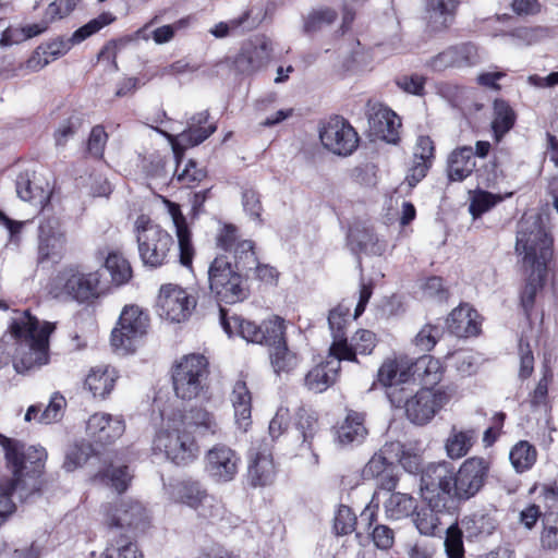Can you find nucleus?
<instances>
[{"label": "nucleus", "mask_w": 558, "mask_h": 558, "mask_svg": "<svg viewBox=\"0 0 558 558\" xmlns=\"http://www.w3.org/2000/svg\"><path fill=\"white\" fill-rule=\"evenodd\" d=\"M421 496L429 506L454 508V468L441 461L427 464L421 473Z\"/></svg>", "instance_id": "1a4fd4ad"}, {"label": "nucleus", "mask_w": 558, "mask_h": 558, "mask_svg": "<svg viewBox=\"0 0 558 558\" xmlns=\"http://www.w3.org/2000/svg\"><path fill=\"white\" fill-rule=\"evenodd\" d=\"M259 24L260 19L252 17V11L246 10L241 16L232 19L228 23L220 22L216 24L210 29V34L216 38H223L229 35L230 29H236L241 27L243 31L250 32L255 29Z\"/></svg>", "instance_id": "09e8293b"}, {"label": "nucleus", "mask_w": 558, "mask_h": 558, "mask_svg": "<svg viewBox=\"0 0 558 558\" xmlns=\"http://www.w3.org/2000/svg\"><path fill=\"white\" fill-rule=\"evenodd\" d=\"M0 445L4 450L7 465L12 472L11 478L0 481V526L15 512L12 497L26 501L39 493L41 475L47 459L43 447L28 446L20 440L0 435Z\"/></svg>", "instance_id": "f257e3e1"}, {"label": "nucleus", "mask_w": 558, "mask_h": 558, "mask_svg": "<svg viewBox=\"0 0 558 558\" xmlns=\"http://www.w3.org/2000/svg\"><path fill=\"white\" fill-rule=\"evenodd\" d=\"M209 113L207 111L192 116L187 121V128L178 135L179 144L184 147L196 146L207 140L216 131L214 124L203 126L207 123Z\"/></svg>", "instance_id": "e433bc0d"}, {"label": "nucleus", "mask_w": 558, "mask_h": 558, "mask_svg": "<svg viewBox=\"0 0 558 558\" xmlns=\"http://www.w3.org/2000/svg\"><path fill=\"white\" fill-rule=\"evenodd\" d=\"M92 447L88 444H75L65 453L63 469L72 472L82 466L89 458Z\"/></svg>", "instance_id": "bf43d9fd"}, {"label": "nucleus", "mask_w": 558, "mask_h": 558, "mask_svg": "<svg viewBox=\"0 0 558 558\" xmlns=\"http://www.w3.org/2000/svg\"><path fill=\"white\" fill-rule=\"evenodd\" d=\"M375 333L366 330L361 329L355 332V335L351 339V343L349 347L352 348V352H354V360H351L352 362L356 361V354H369L372 353L373 349L375 348Z\"/></svg>", "instance_id": "0e129e2a"}, {"label": "nucleus", "mask_w": 558, "mask_h": 558, "mask_svg": "<svg viewBox=\"0 0 558 558\" xmlns=\"http://www.w3.org/2000/svg\"><path fill=\"white\" fill-rule=\"evenodd\" d=\"M66 247L65 229L58 218H48L39 226L38 260L58 262Z\"/></svg>", "instance_id": "dca6fc26"}, {"label": "nucleus", "mask_w": 558, "mask_h": 558, "mask_svg": "<svg viewBox=\"0 0 558 558\" xmlns=\"http://www.w3.org/2000/svg\"><path fill=\"white\" fill-rule=\"evenodd\" d=\"M177 498L182 504L197 509L201 505L208 502L209 497L198 482H182L177 488Z\"/></svg>", "instance_id": "8fccbe9b"}, {"label": "nucleus", "mask_w": 558, "mask_h": 558, "mask_svg": "<svg viewBox=\"0 0 558 558\" xmlns=\"http://www.w3.org/2000/svg\"><path fill=\"white\" fill-rule=\"evenodd\" d=\"M454 52V66L469 68L476 65L481 58L477 47L472 43H462L452 46Z\"/></svg>", "instance_id": "13d9d810"}, {"label": "nucleus", "mask_w": 558, "mask_h": 558, "mask_svg": "<svg viewBox=\"0 0 558 558\" xmlns=\"http://www.w3.org/2000/svg\"><path fill=\"white\" fill-rule=\"evenodd\" d=\"M106 520L110 526L130 527L143 531L147 525V514L143 505L135 500H121L106 511Z\"/></svg>", "instance_id": "a211bd4d"}, {"label": "nucleus", "mask_w": 558, "mask_h": 558, "mask_svg": "<svg viewBox=\"0 0 558 558\" xmlns=\"http://www.w3.org/2000/svg\"><path fill=\"white\" fill-rule=\"evenodd\" d=\"M377 376L380 384L399 381L413 385L416 379H420L424 385L433 386L441 380L442 368L439 360L430 355H423L415 361L401 355L386 360L379 367Z\"/></svg>", "instance_id": "39448f33"}, {"label": "nucleus", "mask_w": 558, "mask_h": 558, "mask_svg": "<svg viewBox=\"0 0 558 558\" xmlns=\"http://www.w3.org/2000/svg\"><path fill=\"white\" fill-rule=\"evenodd\" d=\"M356 517L348 506H340L333 522L337 535H347L354 531Z\"/></svg>", "instance_id": "338daca9"}, {"label": "nucleus", "mask_w": 558, "mask_h": 558, "mask_svg": "<svg viewBox=\"0 0 558 558\" xmlns=\"http://www.w3.org/2000/svg\"><path fill=\"white\" fill-rule=\"evenodd\" d=\"M296 427L302 434L303 441L300 450H307L313 454V462H318V456L314 453V439L318 430L317 416L314 412L301 408L298 412Z\"/></svg>", "instance_id": "ea45409f"}, {"label": "nucleus", "mask_w": 558, "mask_h": 558, "mask_svg": "<svg viewBox=\"0 0 558 558\" xmlns=\"http://www.w3.org/2000/svg\"><path fill=\"white\" fill-rule=\"evenodd\" d=\"M537 452L534 446L526 440L515 444L509 453V459L518 473L531 469L536 461Z\"/></svg>", "instance_id": "49530a36"}, {"label": "nucleus", "mask_w": 558, "mask_h": 558, "mask_svg": "<svg viewBox=\"0 0 558 558\" xmlns=\"http://www.w3.org/2000/svg\"><path fill=\"white\" fill-rule=\"evenodd\" d=\"M447 328L459 338L476 336L480 332L478 314L469 304H462L449 314Z\"/></svg>", "instance_id": "bb28decb"}, {"label": "nucleus", "mask_w": 558, "mask_h": 558, "mask_svg": "<svg viewBox=\"0 0 558 558\" xmlns=\"http://www.w3.org/2000/svg\"><path fill=\"white\" fill-rule=\"evenodd\" d=\"M515 251L522 255L523 268L547 267L553 257V239L546 232L539 216H529L520 220Z\"/></svg>", "instance_id": "423d86ee"}, {"label": "nucleus", "mask_w": 558, "mask_h": 558, "mask_svg": "<svg viewBox=\"0 0 558 558\" xmlns=\"http://www.w3.org/2000/svg\"><path fill=\"white\" fill-rule=\"evenodd\" d=\"M134 233L138 255L145 266L157 268L168 263L174 240L167 230L148 216L140 215L134 222Z\"/></svg>", "instance_id": "0eeeda50"}, {"label": "nucleus", "mask_w": 558, "mask_h": 558, "mask_svg": "<svg viewBox=\"0 0 558 558\" xmlns=\"http://www.w3.org/2000/svg\"><path fill=\"white\" fill-rule=\"evenodd\" d=\"M450 509L451 508H436L426 502V506L414 511L413 522L420 534L425 536H435L441 525V515Z\"/></svg>", "instance_id": "58836bf2"}, {"label": "nucleus", "mask_w": 558, "mask_h": 558, "mask_svg": "<svg viewBox=\"0 0 558 558\" xmlns=\"http://www.w3.org/2000/svg\"><path fill=\"white\" fill-rule=\"evenodd\" d=\"M65 399L58 392H54L47 407L44 411H41L38 422L44 424H50L60 420L63 415V410L65 408Z\"/></svg>", "instance_id": "e2e57ef3"}, {"label": "nucleus", "mask_w": 558, "mask_h": 558, "mask_svg": "<svg viewBox=\"0 0 558 558\" xmlns=\"http://www.w3.org/2000/svg\"><path fill=\"white\" fill-rule=\"evenodd\" d=\"M368 126L376 137L395 144L399 138L401 120L391 109L374 105L368 112Z\"/></svg>", "instance_id": "412c9836"}, {"label": "nucleus", "mask_w": 558, "mask_h": 558, "mask_svg": "<svg viewBox=\"0 0 558 558\" xmlns=\"http://www.w3.org/2000/svg\"><path fill=\"white\" fill-rule=\"evenodd\" d=\"M368 434L364 413L348 411L344 420L336 428V439L341 446L360 445Z\"/></svg>", "instance_id": "c85d7f7f"}, {"label": "nucleus", "mask_w": 558, "mask_h": 558, "mask_svg": "<svg viewBox=\"0 0 558 558\" xmlns=\"http://www.w3.org/2000/svg\"><path fill=\"white\" fill-rule=\"evenodd\" d=\"M401 452L402 446L400 442L386 444L363 468V478L374 480L383 475V473L393 465V460H400Z\"/></svg>", "instance_id": "473e14b6"}, {"label": "nucleus", "mask_w": 558, "mask_h": 558, "mask_svg": "<svg viewBox=\"0 0 558 558\" xmlns=\"http://www.w3.org/2000/svg\"><path fill=\"white\" fill-rule=\"evenodd\" d=\"M441 335L442 330L440 327L426 324L416 335L414 343L421 351H430L440 339Z\"/></svg>", "instance_id": "69168bd1"}, {"label": "nucleus", "mask_w": 558, "mask_h": 558, "mask_svg": "<svg viewBox=\"0 0 558 558\" xmlns=\"http://www.w3.org/2000/svg\"><path fill=\"white\" fill-rule=\"evenodd\" d=\"M196 306V299L186 290L172 283L163 284L157 299V312L172 323L185 322Z\"/></svg>", "instance_id": "ddd939ff"}, {"label": "nucleus", "mask_w": 558, "mask_h": 558, "mask_svg": "<svg viewBox=\"0 0 558 558\" xmlns=\"http://www.w3.org/2000/svg\"><path fill=\"white\" fill-rule=\"evenodd\" d=\"M9 330L14 343L8 347L4 338L0 341V369L12 361L14 369L23 374L48 363L53 324L39 322L28 310L14 311Z\"/></svg>", "instance_id": "f03ea898"}, {"label": "nucleus", "mask_w": 558, "mask_h": 558, "mask_svg": "<svg viewBox=\"0 0 558 558\" xmlns=\"http://www.w3.org/2000/svg\"><path fill=\"white\" fill-rule=\"evenodd\" d=\"M101 274L83 272L76 267H66L58 272L52 282L56 296L75 301L80 304L90 303L101 294Z\"/></svg>", "instance_id": "9d476101"}, {"label": "nucleus", "mask_w": 558, "mask_h": 558, "mask_svg": "<svg viewBox=\"0 0 558 558\" xmlns=\"http://www.w3.org/2000/svg\"><path fill=\"white\" fill-rule=\"evenodd\" d=\"M514 121L515 114L512 108L504 100H496L492 129L497 141L512 129Z\"/></svg>", "instance_id": "a18cd8bd"}, {"label": "nucleus", "mask_w": 558, "mask_h": 558, "mask_svg": "<svg viewBox=\"0 0 558 558\" xmlns=\"http://www.w3.org/2000/svg\"><path fill=\"white\" fill-rule=\"evenodd\" d=\"M247 480L253 487L266 486L274 482L276 471L270 454L251 451L248 454Z\"/></svg>", "instance_id": "2f4dec72"}, {"label": "nucleus", "mask_w": 558, "mask_h": 558, "mask_svg": "<svg viewBox=\"0 0 558 558\" xmlns=\"http://www.w3.org/2000/svg\"><path fill=\"white\" fill-rule=\"evenodd\" d=\"M116 17L110 12H104L97 17L90 20L85 25L76 29L72 37L66 41L61 40L59 44L54 43L50 46L52 54H61L66 52L72 45L80 44L86 38L99 32L102 27L111 24Z\"/></svg>", "instance_id": "72a5a7b5"}, {"label": "nucleus", "mask_w": 558, "mask_h": 558, "mask_svg": "<svg viewBox=\"0 0 558 558\" xmlns=\"http://www.w3.org/2000/svg\"><path fill=\"white\" fill-rule=\"evenodd\" d=\"M476 440L474 429L459 430L452 427L446 444V453L450 459H460L468 454Z\"/></svg>", "instance_id": "79ce46f5"}, {"label": "nucleus", "mask_w": 558, "mask_h": 558, "mask_svg": "<svg viewBox=\"0 0 558 558\" xmlns=\"http://www.w3.org/2000/svg\"><path fill=\"white\" fill-rule=\"evenodd\" d=\"M369 523L368 531L372 541L376 548L380 550H388L393 546L395 543V531L385 524H375L373 526L374 513L368 514Z\"/></svg>", "instance_id": "864d4df0"}, {"label": "nucleus", "mask_w": 558, "mask_h": 558, "mask_svg": "<svg viewBox=\"0 0 558 558\" xmlns=\"http://www.w3.org/2000/svg\"><path fill=\"white\" fill-rule=\"evenodd\" d=\"M444 545L448 558H464L463 532L457 524L447 529Z\"/></svg>", "instance_id": "4d7b16f0"}, {"label": "nucleus", "mask_w": 558, "mask_h": 558, "mask_svg": "<svg viewBox=\"0 0 558 558\" xmlns=\"http://www.w3.org/2000/svg\"><path fill=\"white\" fill-rule=\"evenodd\" d=\"M256 264L254 243L242 240L234 253L217 256L208 268L209 289L219 302L234 304L247 295V271Z\"/></svg>", "instance_id": "7ed1b4c3"}, {"label": "nucleus", "mask_w": 558, "mask_h": 558, "mask_svg": "<svg viewBox=\"0 0 558 558\" xmlns=\"http://www.w3.org/2000/svg\"><path fill=\"white\" fill-rule=\"evenodd\" d=\"M16 194L31 205L43 209L50 199L51 187L48 182H44L35 173L28 171L21 172L15 181Z\"/></svg>", "instance_id": "4be33fe9"}, {"label": "nucleus", "mask_w": 558, "mask_h": 558, "mask_svg": "<svg viewBox=\"0 0 558 558\" xmlns=\"http://www.w3.org/2000/svg\"><path fill=\"white\" fill-rule=\"evenodd\" d=\"M230 400L234 409L235 424L240 429L246 432L252 422V396L244 380L235 381Z\"/></svg>", "instance_id": "c9c22d12"}, {"label": "nucleus", "mask_w": 558, "mask_h": 558, "mask_svg": "<svg viewBox=\"0 0 558 558\" xmlns=\"http://www.w3.org/2000/svg\"><path fill=\"white\" fill-rule=\"evenodd\" d=\"M489 472V463L480 457L466 459L454 471L456 501H465L474 497L484 486Z\"/></svg>", "instance_id": "4468645a"}, {"label": "nucleus", "mask_w": 558, "mask_h": 558, "mask_svg": "<svg viewBox=\"0 0 558 558\" xmlns=\"http://www.w3.org/2000/svg\"><path fill=\"white\" fill-rule=\"evenodd\" d=\"M104 480L107 483H110L111 486L119 493H123L126 490L128 485L131 481V474L129 473V468L126 465L122 466H109L102 475Z\"/></svg>", "instance_id": "680f3d73"}, {"label": "nucleus", "mask_w": 558, "mask_h": 558, "mask_svg": "<svg viewBox=\"0 0 558 558\" xmlns=\"http://www.w3.org/2000/svg\"><path fill=\"white\" fill-rule=\"evenodd\" d=\"M523 269L526 278L525 286L521 293V303L524 311L527 313L534 305L537 292L544 287L547 276V267Z\"/></svg>", "instance_id": "a19ab883"}, {"label": "nucleus", "mask_w": 558, "mask_h": 558, "mask_svg": "<svg viewBox=\"0 0 558 558\" xmlns=\"http://www.w3.org/2000/svg\"><path fill=\"white\" fill-rule=\"evenodd\" d=\"M348 245L352 253L381 256L386 251V243L380 241L373 229L355 226L348 233Z\"/></svg>", "instance_id": "cd10ccee"}, {"label": "nucleus", "mask_w": 558, "mask_h": 558, "mask_svg": "<svg viewBox=\"0 0 558 558\" xmlns=\"http://www.w3.org/2000/svg\"><path fill=\"white\" fill-rule=\"evenodd\" d=\"M169 214L175 227L178 246L180 252V263L185 267H191L195 250L192 243V233L187 227L186 219L181 213L180 206L175 203H169Z\"/></svg>", "instance_id": "c756f323"}, {"label": "nucleus", "mask_w": 558, "mask_h": 558, "mask_svg": "<svg viewBox=\"0 0 558 558\" xmlns=\"http://www.w3.org/2000/svg\"><path fill=\"white\" fill-rule=\"evenodd\" d=\"M518 354L520 359L518 377L525 380L531 377L534 371V355L529 342L520 338L518 345Z\"/></svg>", "instance_id": "052dcab7"}, {"label": "nucleus", "mask_w": 558, "mask_h": 558, "mask_svg": "<svg viewBox=\"0 0 558 558\" xmlns=\"http://www.w3.org/2000/svg\"><path fill=\"white\" fill-rule=\"evenodd\" d=\"M337 19V12L330 8H322L311 12L304 22V32L312 34L323 27L332 24Z\"/></svg>", "instance_id": "5fc2aeb1"}, {"label": "nucleus", "mask_w": 558, "mask_h": 558, "mask_svg": "<svg viewBox=\"0 0 558 558\" xmlns=\"http://www.w3.org/2000/svg\"><path fill=\"white\" fill-rule=\"evenodd\" d=\"M337 357L319 364L312 368L305 376V386L314 392H323L333 385L340 369V362Z\"/></svg>", "instance_id": "f704fd0d"}, {"label": "nucleus", "mask_w": 558, "mask_h": 558, "mask_svg": "<svg viewBox=\"0 0 558 558\" xmlns=\"http://www.w3.org/2000/svg\"><path fill=\"white\" fill-rule=\"evenodd\" d=\"M461 523L469 538L488 536L497 527L495 511H476L465 517Z\"/></svg>", "instance_id": "4c0bfd02"}, {"label": "nucleus", "mask_w": 558, "mask_h": 558, "mask_svg": "<svg viewBox=\"0 0 558 558\" xmlns=\"http://www.w3.org/2000/svg\"><path fill=\"white\" fill-rule=\"evenodd\" d=\"M185 420L187 425L199 428L203 434H216L218 430L215 417L204 409H192Z\"/></svg>", "instance_id": "6e6d98bb"}, {"label": "nucleus", "mask_w": 558, "mask_h": 558, "mask_svg": "<svg viewBox=\"0 0 558 558\" xmlns=\"http://www.w3.org/2000/svg\"><path fill=\"white\" fill-rule=\"evenodd\" d=\"M501 196L490 192L476 190L470 198L469 211L474 219L490 210L499 202Z\"/></svg>", "instance_id": "3c124183"}, {"label": "nucleus", "mask_w": 558, "mask_h": 558, "mask_svg": "<svg viewBox=\"0 0 558 558\" xmlns=\"http://www.w3.org/2000/svg\"><path fill=\"white\" fill-rule=\"evenodd\" d=\"M319 138L326 149L339 156L351 155L359 145L356 131L345 119L338 116L324 123Z\"/></svg>", "instance_id": "2eb2a0df"}, {"label": "nucleus", "mask_w": 558, "mask_h": 558, "mask_svg": "<svg viewBox=\"0 0 558 558\" xmlns=\"http://www.w3.org/2000/svg\"><path fill=\"white\" fill-rule=\"evenodd\" d=\"M105 268L111 275L112 281L118 286L125 283L132 276L129 262L114 253L107 256Z\"/></svg>", "instance_id": "603ef678"}, {"label": "nucleus", "mask_w": 558, "mask_h": 558, "mask_svg": "<svg viewBox=\"0 0 558 558\" xmlns=\"http://www.w3.org/2000/svg\"><path fill=\"white\" fill-rule=\"evenodd\" d=\"M240 458L225 445H216L206 454V471L217 483L231 482L239 469Z\"/></svg>", "instance_id": "f3484780"}, {"label": "nucleus", "mask_w": 558, "mask_h": 558, "mask_svg": "<svg viewBox=\"0 0 558 558\" xmlns=\"http://www.w3.org/2000/svg\"><path fill=\"white\" fill-rule=\"evenodd\" d=\"M271 54V40L266 36H258L242 48L235 62L242 71L253 72L266 65Z\"/></svg>", "instance_id": "b1692460"}, {"label": "nucleus", "mask_w": 558, "mask_h": 558, "mask_svg": "<svg viewBox=\"0 0 558 558\" xmlns=\"http://www.w3.org/2000/svg\"><path fill=\"white\" fill-rule=\"evenodd\" d=\"M154 449L165 452L167 459L177 465L189 464L198 452L191 433L179 428L160 430L154 439Z\"/></svg>", "instance_id": "f8f14e48"}, {"label": "nucleus", "mask_w": 558, "mask_h": 558, "mask_svg": "<svg viewBox=\"0 0 558 558\" xmlns=\"http://www.w3.org/2000/svg\"><path fill=\"white\" fill-rule=\"evenodd\" d=\"M234 327L239 328V333L248 342L268 345L270 341L280 337L281 327L284 320L278 316L256 325L239 316L232 317Z\"/></svg>", "instance_id": "6ab92c4d"}, {"label": "nucleus", "mask_w": 558, "mask_h": 558, "mask_svg": "<svg viewBox=\"0 0 558 558\" xmlns=\"http://www.w3.org/2000/svg\"><path fill=\"white\" fill-rule=\"evenodd\" d=\"M383 385L387 388L386 395L391 405L404 409L408 420L415 425L429 423L442 408L444 395L429 388H423L413 395L411 384L393 381Z\"/></svg>", "instance_id": "20e7f679"}, {"label": "nucleus", "mask_w": 558, "mask_h": 558, "mask_svg": "<svg viewBox=\"0 0 558 558\" xmlns=\"http://www.w3.org/2000/svg\"><path fill=\"white\" fill-rule=\"evenodd\" d=\"M459 0H427L426 23L429 33L437 34L448 29L454 21Z\"/></svg>", "instance_id": "393cba45"}, {"label": "nucleus", "mask_w": 558, "mask_h": 558, "mask_svg": "<svg viewBox=\"0 0 558 558\" xmlns=\"http://www.w3.org/2000/svg\"><path fill=\"white\" fill-rule=\"evenodd\" d=\"M116 374L113 369L93 368L85 379V387L94 397L105 398L114 386Z\"/></svg>", "instance_id": "37998d69"}, {"label": "nucleus", "mask_w": 558, "mask_h": 558, "mask_svg": "<svg viewBox=\"0 0 558 558\" xmlns=\"http://www.w3.org/2000/svg\"><path fill=\"white\" fill-rule=\"evenodd\" d=\"M149 327L148 314L136 305H126L111 332V344L124 354L133 353Z\"/></svg>", "instance_id": "9b49d317"}, {"label": "nucleus", "mask_w": 558, "mask_h": 558, "mask_svg": "<svg viewBox=\"0 0 558 558\" xmlns=\"http://www.w3.org/2000/svg\"><path fill=\"white\" fill-rule=\"evenodd\" d=\"M104 558H143V554L135 543L120 539L106 549Z\"/></svg>", "instance_id": "774afa93"}, {"label": "nucleus", "mask_w": 558, "mask_h": 558, "mask_svg": "<svg viewBox=\"0 0 558 558\" xmlns=\"http://www.w3.org/2000/svg\"><path fill=\"white\" fill-rule=\"evenodd\" d=\"M209 376L208 359L201 353L182 356L172 367L173 390L182 400L198 398L206 389Z\"/></svg>", "instance_id": "6e6552de"}, {"label": "nucleus", "mask_w": 558, "mask_h": 558, "mask_svg": "<svg viewBox=\"0 0 558 558\" xmlns=\"http://www.w3.org/2000/svg\"><path fill=\"white\" fill-rule=\"evenodd\" d=\"M539 545L544 550L558 549V510L546 511L542 517Z\"/></svg>", "instance_id": "de8ad7c7"}, {"label": "nucleus", "mask_w": 558, "mask_h": 558, "mask_svg": "<svg viewBox=\"0 0 558 558\" xmlns=\"http://www.w3.org/2000/svg\"><path fill=\"white\" fill-rule=\"evenodd\" d=\"M86 430L94 441L101 445H108L116 441L123 435L125 424L121 416H113L107 413H95L88 418Z\"/></svg>", "instance_id": "aec40b11"}, {"label": "nucleus", "mask_w": 558, "mask_h": 558, "mask_svg": "<svg viewBox=\"0 0 558 558\" xmlns=\"http://www.w3.org/2000/svg\"><path fill=\"white\" fill-rule=\"evenodd\" d=\"M348 316L349 308L340 305L331 310L328 315V325L333 339L329 351L331 356L339 360H354V352L349 347L344 331Z\"/></svg>", "instance_id": "5701e85b"}, {"label": "nucleus", "mask_w": 558, "mask_h": 558, "mask_svg": "<svg viewBox=\"0 0 558 558\" xmlns=\"http://www.w3.org/2000/svg\"><path fill=\"white\" fill-rule=\"evenodd\" d=\"M286 326L281 327L280 337L270 341L268 347V354L272 371L277 374H289L299 364V355L289 349L286 340Z\"/></svg>", "instance_id": "a878e982"}, {"label": "nucleus", "mask_w": 558, "mask_h": 558, "mask_svg": "<svg viewBox=\"0 0 558 558\" xmlns=\"http://www.w3.org/2000/svg\"><path fill=\"white\" fill-rule=\"evenodd\" d=\"M386 515L392 520L407 518L416 509L415 499L409 494L393 493L385 501Z\"/></svg>", "instance_id": "c03bdc74"}, {"label": "nucleus", "mask_w": 558, "mask_h": 558, "mask_svg": "<svg viewBox=\"0 0 558 558\" xmlns=\"http://www.w3.org/2000/svg\"><path fill=\"white\" fill-rule=\"evenodd\" d=\"M476 167L471 146H461L452 150L447 160V177L451 182H461L472 174Z\"/></svg>", "instance_id": "7c9ffc66"}]
</instances>
